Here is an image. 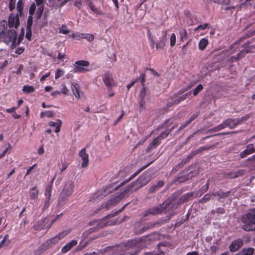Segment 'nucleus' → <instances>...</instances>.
Segmentation results:
<instances>
[{"instance_id": "nucleus-1", "label": "nucleus", "mask_w": 255, "mask_h": 255, "mask_svg": "<svg viewBox=\"0 0 255 255\" xmlns=\"http://www.w3.org/2000/svg\"><path fill=\"white\" fill-rule=\"evenodd\" d=\"M179 203L173 200L169 199L166 200L162 204H160L156 207L151 208L146 210L143 214L145 217L148 215H156L162 213H169V215L167 216L166 221L162 220L161 224L164 223L166 221L170 219L172 216L175 214V211L177 209Z\"/></svg>"}, {"instance_id": "nucleus-2", "label": "nucleus", "mask_w": 255, "mask_h": 255, "mask_svg": "<svg viewBox=\"0 0 255 255\" xmlns=\"http://www.w3.org/2000/svg\"><path fill=\"white\" fill-rule=\"evenodd\" d=\"M143 186L141 182L139 181V179H137L135 181L132 182L124 190L116 193L110 200L107 206L115 204L119 202L123 198L128 197L132 191H136Z\"/></svg>"}, {"instance_id": "nucleus-3", "label": "nucleus", "mask_w": 255, "mask_h": 255, "mask_svg": "<svg viewBox=\"0 0 255 255\" xmlns=\"http://www.w3.org/2000/svg\"><path fill=\"white\" fill-rule=\"evenodd\" d=\"M244 223L242 229L246 231L255 230V209H252L249 213L244 215L242 218Z\"/></svg>"}, {"instance_id": "nucleus-4", "label": "nucleus", "mask_w": 255, "mask_h": 255, "mask_svg": "<svg viewBox=\"0 0 255 255\" xmlns=\"http://www.w3.org/2000/svg\"><path fill=\"white\" fill-rule=\"evenodd\" d=\"M141 78L142 88L140 91L139 100L140 111H141L145 109V103H149L151 101L150 92L148 90V88L145 86L144 84L145 79H144L143 76Z\"/></svg>"}, {"instance_id": "nucleus-5", "label": "nucleus", "mask_w": 255, "mask_h": 255, "mask_svg": "<svg viewBox=\"0 0 255 255\" xmlns=\"http://www.w3.org/2000/svg\"><path fill=\"white\" fill-rule=\"evenodd\" d=\"M75 185L72 180H67L65 181L62 191L59 197V204H62L66 199L71 195L74 191Z\"/></svg>"}, {"instance_id": "nucleus-6", "label": "nucleus", "mask_w": 255, "mask_h": 255, "mask_svg": "<svg viewBox=\"0 0 255 255\" xmlns=\"http://www.w3.org/2000/svg\"><path fill=\"white\" fill-rule=\"evenodd\" d=\"M61 216V214L57 215L54 218L51 219L50 217H47L38 221L33 226L35 230H42L49 229L52 225L56 222Z\"/></svg>"}, {"instance_id": "nucleus-7", "label": "nucleus", "mask_w": 255, "mask_h": 255, "mask_svg": "<svg viewBox=\"0 0 255 255\" xmlns=\"http://www.w3.org/2000/svg\"><path fill=\"white\" fill-rule=\"evenodd\" d=\"M3 38H4V42L7 44L11 43V47L12 48L15 47L20 42L19 39H17L16 32L13 29L8 30Z\"/></svg>"}, {"instance_id": "nucleus-8", "label": "nucleus", "mask_w": 255, "mask_h": 255, "mask_svg": "<svg viewBox=\"0 0 255 255\" xmlns=\"http://www.w3.org/2000/svg\"><path fill=\"white\" fill-rule=\"evenodd\" d=\"M249 118V115H246L241 118H228L225 120L224 122L225 124L226 127H229L231 129H233L238 125L241 124L243 122L247 121Z\"/></svg>"}, {"instance_id": "nucleus-9", "label": "nucleus", "mask_w": 255, "mask_h": 255, "mask_svg": "<svg viewBox=\"0 0 255 255\" xmlns=\"http://www.w3.org/2000/svg\"><path fill=\"white\" fill-rule=\"evenodd\" d=\"M68 233L67 232H63L60 233L58 235L55 236L54 237L47 240L44 243H43L44 246L47 250L55 245L60 240L62 239Z\"/></svg>"}, {"instance_id": "nucleus-10", "label": "nucleus", "mask_w": 255, "mask_h": 255, "mask_svg": "<svg viewBox=\"0 0 255 255\" xmlns=\"http://www.w3.org/2000/svg\"><path fill=\"white\" fill-rule=\"evenodd\" d=\"M75 67L73 70L74 73H83L88 70L84 68L89 65V62L88 61L80 60L76 61L74 64Z\"/></svg>"}, {"instance_id": "nucleus-11", "label": "nucleus", "mask_w": 255, "mask_h": 255, "mask_svg": "<svg viewBox=\"0 0 255 255\" xmlns=\"http://www.w3.org/2000/svg\"><path fill=\"white\" fill-rule=\"evenodd\" d=\"M103 81L107 87H113L117 86L111 73L107 72L102 76Z\"/></svg>"}, {"instance_id": "nucleus-12", "label": "nucleus", "mask_w": 255, "mask_h": 255, "mask_svg": "<svg viewBox=\"0 0 255 255\" xmlns=\"http://www.w3.org/2000/svg\"><path fill=\"white\" fill-rule=\"evenodd\" d=\"M52 188V183H51L48 185L46 188L44 193L45 198L44 201V204L43 209L45 210L49 206V201L51 196V190Z\"/></svg>"}, {"instance_id": "nucleus-13", "label": "nucleus", "mask_w": 255, "mask_h": 255, "mask_svg": "<svg viewBox=\"0 0 255 255\" xmlns=\"http://www.w3.org/2000/svg\"><path fill=\"white\" fill-rule=\"evenodd\" d=\"M18 13L16 14H11L8 19V25L9 27H14L17 28L19 25V16Z\"/></svg>"}, {"instance_id": "nucleus-14", "label": "nucleus", "mask_w": 255, "mask_h": 255, "mask_svg": "<svg viewBox=\"0 0 255 255\" xmlns=\"http://www.w3.org/2000/svg\"><path fill=\"white\" fill-rule=\"evenodd\" d=\"M71 89L73 95L78 100L80 99L84 95L83 93L80 91V86L77 83H72L71 84Z\"/></svg>"}, {"instance_id": "nucleus-15", "label": "nucleus", "mask_w": 255, "mask_h": 255, "mask_svg": "<svg viewBox=\"0 0 255 255\" xmlns=\"http://www.w3.org/2000/svg\"><path fill=\"white\" fill-rule=\"evenodd\" d=\"M79 155L82 160L81 167L83 168L87 167L89 163V155L86 153V148H83L79 152Z\"/></svg>"}, {"instance_id": "nucleus-16", "label": "nucleus", "mask_w": 255, "mask_h": 255, "mask_svg": "<svg viewBox=\"0 0 255 255\" xmlns=\"http://www.w3.org/2000/svg\"><path fill=\"white\" fill-rule=\"evenodd\" d=\"M243 245V240L238 239L233 241L229 246L230 251L234 252L239 250Z\"/></svg>"}, {"instance_id": "nucleus-17", "label": "nucleus", "mask_w": 255, "mask_h": 255, "mask_svg": "<svg viewBox=\"0 0 255 255\" xmlns=\"http://www.w3.org/2000/svg\"><path fill=\"white\" fill-rule=\"evenodd\" d=\"M166 36L167 32L166 31H162V37L156 43V48L157 49H163L164 47L167 40Z\"/></svg>"}, {"instance_id": "nucleus-18", "label": "nucleus", "mask_w": 255, "mask_h": 255, "mask_svg": "<svg viewBox=\"0 0 255 255\" xmlns=\"http://www.w3.org/2000/svg\"><path fill=\"white\" fill-rule=\"evenodd\" d=\"M138 179L144 186L150 180V175L149 172H144L138 178Z\"/></svg>"}, {"instance_id": "nucleus-19", "label": "nucleus", "mask_w": 255, "mask_h": 255, "mask_svg": "<svg viewBox=\"0 0 255 255\" xmlns=\"http://www.w3.org/2000/svg\"><path fill=\"white\" fill-rule=\"evenodd\" d=\"M86 3L90 9L94 13L99 15L104 14V13L99 8H97L91 0H86Z\"/></svg>"}, {"instance_id": "nucleus-20", "label": "nucleus", "mask_w": 255, "mask_h": 255, "mask_svg": "<svg viewBox=\"0 0 255 255\" xmlns=\"http://www.w3.org/2000/svg\"><path fill=\"white\" fill-rule=\"evenodd\" d=\"M190 95V92H188L181 96H180V97L178 98L177 99L173 100L172 102H168V103H167V106L168 107H170V106H172V105H177V104H178L180 102L185 100L187 97L189 96Z\"/></svg>"}, {"instance_id": "nucleus-21", "label": "nucleus", "mask_w": 255, "mask_h": 255, "mask_svg": "<svg viewBox=\"0 0 255 255\" xmlns=\"http://www.w3.org/2000/svg\"><path fill=\"white\" fill-rule=\"evenodd\" d=\"M77 244V242L76 240H72L65 246H64L61 250V252L63 254H65L70 251L73 247L76 246Z\"/></svg>"}, {"instance_id": "nucleus-22", "label": "nucleus", "mask_w": 255, "mask_h": 255, "mask_svg": "<svg viewBox=\"0 0 255 255\" xmlns=\"http://www.w3.org/2000/svg\"><path fill=\"white\" fill-rule=\"evenodd\" d=\"M62 125V121L61 120H57L56 122L50 121L48 123V125L50 127H55V132L58 133L60 130V127Z\"/></svg>"}, {"instance_id": "nucleus-23", "label": "nucleus", "mask_w": 255, "mask_h": 255, "mask_svg": "<svg viewBox=\"0 0 255 255\" xmlns=\"http://www.w3.org/2000/svg\"><path fill=\"white\" fill-rule=\"evenodd\" d=\"M29 193L30 199L34 200L38 198L39 190L36 186H34L29 190Z\"/></svg>"}, {"instance_id": "nucleus-24", "label": "nucleus", "mask_w": 255, "mask_h": 255, "mask_svg": "<svg viewBox=\"0 0 255 255\" xmlns=\"http://www.w3.org/2000/svg\"><path fill=\"white\" fill-rule=\"evenodd\" d=\"M7 25V22L5 20L0 22V38L4 37L6 33Z\"/></svg>"}, {"instance_id": "nucleus-25", "label": "nucleus", "mask_w": 255, "mask_h": 255, "mask_svg": "<svg viewBox=\"0 0 255 255\" xmlns=\"http://www.w3.org/2000/svg\"><path fill=\"white\" fill-rule=\"evenodd\" d=\"M254 252V249L252 248L244 249L235 255H253Z\"/></svg>"}, {"instance_id": "nucleus-26", "label": "nucleus", "mask_w": 255, "mask_h": 255, "mask_svg": "<svg viewBox=\"0 0 255 255\" xmlns=\"http://www.w3.org/2000/svg\"><path fill=\"white\" fill-rule=\"evenodd\" d=\"M160 143V137H156L154 138L151 142L150 143L149 146L147 147V150L149 151L151 149L155 148L158 145H159Z\"/></svg>"}, {"instance_id": "nucleus-27", "label": "nucleus", "mask_w": 255, "mask_h": 255, "mask_svg": "<svg viewBox=\"0 0 255 255\" xmlns=\"http://www.w3.org/2000/svg\"><path fill=\"white\" fill-rule=\"evenodd\" d=\"M229 192H224L222 191H218L217 192L213 193L212 195L214 197L218 196L219 199H225L228 197L229 195Z\"/></svg>"}, {"instance_id": "nucleus-28", "label": "nucleus", "mask_w": 255, "mask_h": 255, "mask_svg": "<svg viewBox=\"0 0 255 255\" xmlns=\"http://www.w3.org/2000/svg\"><path fill=\"white\" fill-rule=\"evenodd\" d=\"M142 76H143V78L144 79H145V75L144 73H142L138 77H137L134 81H132L130 84H128L127 86V88L128 89V90H129V89L132 87L134 84L137 82L138 81V80H140V83L141 84V78L142 77Z\"/></svg>"}, {"instance_id": "nucleus-29", "label": "nucleus", "mask_w": 255, "mask_h": 255, "mask_svg": "<svg viewBox=\"0 0 255 255\" xmlns=\"http://www.w3.org/2000/svg\"><path fill=\"white\" fill-rule=\"evenodd\" d=\"M10 243V241L8 239V235H6L0 242V248L8 246Z\"/></svg>"}, {"instance_id": "nucleus-30", "label": "nucleus", "mask_w": 255, "mask_h": 255, "mask_svg": "<svg viewBox=\"0 0 255 255\" xmlns=\"http://www.w3.org/2000/svg\"><path fill=\"white\" fill-rule=\"evenodd\" d=\"M179 35L180 36V39L182 41L186 40L188 38L187 30L184 28H181L179 29Z\"/></svg>"}, {"instance_id": "nucleus-31", "label": "nucleus", "mask_w": 255, "mask_h": 255, "mask_svg": "<svg viewBox=\"0 0 255 255\" xmlns=\"http://www.w3.org/2000/svg\"><path fill=\"white\" fill-rule=\"evenodd\" d=\"M249 52L250 51H248V50H246L245 51L244 50H243L241 51V52L238 54L237 57H235V56L232 57L231 58V61H236L237 60H239V59L242 58L243 57H244L246 53H247Z\"/></svg>"}, {"instance_id": "nucleus-32", "label": "nucleus", "mask_w": 255, "mask_h": 255, "mask_svg": "<svg viewBox=\"0 0 255 255\" xmlns=\"http://www.w3.org/2000/svg\"><path fill=\"white\" fill-rule=\"evenodd\" d=\"M174 128H175V126H173L171 128L165 130L164 131L162 132L161 133V134H160L157 137H160V140L165 138L166 137H167L168 135V134L171 132V131Z\"/></svg>"}, {"instance_id": "nucleus-33", "label": "nucleus", "mask_w": 255, "mask_h": 255, "mask_svg": "<svg viewBox=\"0 0 255 255\" xmlns=\"http://www.w3.org/2000/svg\"><path fill=\"white\" fill-rule=\"evenodd\" d=\"M47 250L44 244H42L37 249L34 251V254L35 255H40L43 252Z\"/></svg>"}, {"instance_id": "nucleus-34", "label": "nucleus", "mask_w": 255, "mask_h": 255, "mask_svg": "<svg viewBox=\"0 0 255 255\" xmlns=\"http://www.w3.org/2000/svg\"><path fill=\"white\" fill-rule=\"evenodd\" d=\"M208 43V40L205 38H202L200 40L199 43V48L200 49L203 50L207 46Z\"/></svg>"}, {"instance_id": "nucleus-35", "label": "nucleus", "mask_w": 255, "mask_h": 255, "mask_svg": "<svg viewBox=\"0 0 255 255\" xmlns=\"http://www.w3.org/2000/svg\"><path fill=\"white\" fill-rule=\"evenodd\" d=\"M34 88L32 86L25 85L23 87L22 91L25 93H30L34 91Z\"/></svg>"}, {"instance_id": "nucleus-36", "label": "nucleus", "mask_w": 255, "mask_h": 255, "mask_svg": "<svg viewBox=\"0 0 255 255\" xmlns=\"http://www.w3.org/2000/svg\"><path fill=\"white\" fill-rule=\"evenodd\" d=\"M188 162V159H183L181 162L177 164L172 169V171L174 170L177 171L178 169L182 168L183 166Z\"/></svg>"}, {"instance_id": "nucleus-37", "label": "nucleus", "mask_w": 255, "mask_h": 255, "mask_svg": "<svg viewBox=\"0 0 255 255\" xmlns=\"http://www.w3.org/2000/svg\"><path fill=\"white\" fill-rule=\"evenodd\" d=\"M70 32V30L67 28V25L66 24L62 25L59 30V33H62L63 34H67Z\"/></svg>"}, {"instance_id": "nucleus-38", "label": "nucleus", "mask_w": 255, "mask_h": 255, "mask_svg": "<svg viewBox=\"0 0 255 255\" xmlns=\"http://www.w3.org/2000/svg\"><path fill=\"white\" fill-rule=\"evenodd\" d=\"M54 116V113L53 112L51 111H46L45 112H42L40 114V117L44 118L45 117L52 118Z\"/></svg>"}, {"instance_id": "nucleus-39", "label": "nucleus", "mask_w": 255, "mask_h": 255, "mask_svg": "<svg viewBox=\"0 0 255 255\" xmlns=\"http://www.w3.org/2000/svg\"><path fill=\"white\" fill-rule=\"evenodd\" d=\"M23 2L22 0H19L17 3L16 9L18 11V15H21L23 10Z\"/></svg>"}, {"instance_id": "nucleus-40", "label": "nucleus", "mask_w": 255, "mask_h": 255, "mask_svg": "<svg viewBox=\"0 0 255 255\" xmlns=\"http://www.w3.org/2000/svg\"><path fill=\"white\" fill-rule=\"evenodd\" d=\"M38 8L36 15L37 18H40L43 11V5H37Z\"/></svg>"}, {"instance_id": "nucleus-41", "label": "nucleus", "mask_w": 255, "mask_h": 255, "mask_svg": "<svg viewBox=\"0 0 255 255\" xmlns=\"http://www.w3.org/2000/svg\"><path fill=\"white\" fill-rule=\"evenodd\" d=\"M212 194H206L204 196V197L200 200V202L202 203H204L212 198Z\"/></svg>"}, {"instance_id": "nucleus-42", "label": "nucleus", "mask_w": 255, "mask_h": 255, "mask_svg": "<svg viewBox=\"0 0 255 255\" xmlns=\"http://www.w3.org/2000/svg\"><path fill=\"white\" fill-rule=\"evenodd\" d=\"M203 89V86L202 84H199L196 88L193 90V94L194 96H196L198 94V93L202 90Z\"/></svg>"}, {"instance_id": "nucleus-43", "label": "nucleus", "mask_w": 255, "mask_h": 255, "mask_svg": "<svg viewBox=\"0 0 255 255\" xmlns=\"http://www.w3.org/2000/svg\"><path fill=\"white\" fill-rule=\"evenodd\" d=\"M83 3L82 0H75L74 5L78 9H81L83 7Z\"/></svg>"}, {"instance_id": "nucleus-44", "label": "nucleus", "mask_w": 255, "mask_h": 255, "mask_svg": "<svg viewBox=\"0 0 255 255\" xmlns=\"http://www.w3.org/2000/svg\"><path fill=\"white\" fill-rule=\"evenodd\" d=\"M64 74V71L61 69H58L55 73V79H58L61 76H62Z\"/></svg>"}, {"instance_id": "nucleus-45", "label": "nucleus", "mask_w": 255, "mask_h": 255, "mask_svg": "<svg viewBox=\"0 0 255 255\" xmlns=\"http://www.w3.org/2000/svg\"><path fill=\"white\" fill-rule=\"evenodd\" d=\"M176 43V35L174 33H172L170 38V45L171 47L175 45Z\"/></svg>"}, {"instance_id": "nucleus-46", "label": "nucleus", "mask_w": 255, "mask_h": 255, "mask_svg": "<svg viewBox=\"0 0 255 255\" xmlns=\"http://www.w3.org/2000/svg\"><path fill=\"white\" fill-rule=\"evenodd\" d=\"M94 36L92 34H86L84 35V39H87L88 41H93L94 39Z\"/></svg>"}, {"instance_id": "nucleus-47", "label": "nucleus", "mask_w": 255, "mask_h": 255, "mask_svg": "<svg viewBox=\"0 0 255 255\" xmlns=\"http://www.w3.org/2000/svg\"><path fill=\"white\" fill-rule=\"evenodd\" d=\"M212 147V146H203V147H201L199 148L198 149H196V151H197V153H198L203 151H204L206 150H208V149L211 148Z\"/></svg>"}, {"instance_id": "nucleus-48", "label": "nucleus", "mask_w": 255, "mask_h": 255, "mask_svg": "<svg viewBox=\"0 0 255 255\" xmlns=\"http://www.w3.org/2000/svg\"><path fill=\"white\" fill-rule=\"evenodd\" d=\"M61 91L60 92V93H62L64 95H67L68 94V92H69V90L67 88V87L66 86V85L65 84H62L61 85Z\"/></svg>"}, {"instance_id": "nucleus-49", "label": "nucleus", "mask_w": 255, "mask_h": 255, "mask_svg": "<svg viewBox=\"0 0 255 255\" xmlns=\"http://www.w3.org/2000/svg\"><path fill=\"white\" fill-rule=\"evenodd\" d=\"M207 28H208V24L205 23L203 25H200L195 29V31H199L200 30H203Z\"/></svg>"}, {"instance_id": "nucleus-50", "label": "nucleus", "mask_w": 255, "mask_h": 255, "mask_svg": "<svg viewBox=\"0 0 255 255\" xmlns=\"http://www.w3.org/2000/svg\"><path fill=\"white\" fill-rule=\"evenodd\" d=\"M246 149L250 152V154L255 152V149L254 148L253 144H248L246 147Z\"/></svg>"}, {"instance_id": "nucleus-51", "label": "nucleus", "mask_w": 255, "mask_h": 255, "mask_svg": "<svg viewBox=\"0 0 255 255\" xmlns=\"http://www.w3.org/2000/svg\"><path fill=\"white\" fill-rule=\"evenodd\" d=\"M199 115V112L193 114L189 120H187V124H190L193 120H194Z\"/></svg>"}, {"instance_id": "nucleus-52", "label": "nucleus", "mask_w": 255, "mask_h": 255, "mask_svg": "<svg viewBox=\"0 0 255 255\" xmlns=\"http://www.w3.org/2000/svg\"><path fill=\"white\" fill-rule=\"evenodd\" d=\"M197 153V151L195 150L192 151L190 153V154L188 155V156L185 158V159H188V162L195 155H196Z\"/></svg>"}, {"instance_id": "nucleus-53", "label": "nucleus", "mask_w": 255, "mask_h": 255, "mask_svg": "<svg viewBox=\"0 0 255 255\" xmlns=\"http://www.w3.org/2000/svg\"><path fill=\"white\" fill-rule=\"evenodd\" d=\"M35 9H36V4L34 3H33L32 4H31V6L30 7L29 13L31 15L33 14Z\"/></svg>"}, {"instance_id": "nucleus-54", "label": "nucleus", "mask_w": 255, "mask_h": 255, "mask_svg": "<svg viewBox=\"0 0 255 255\" xmlns=\"http://www.w3.org/2000/svg\"><path fill=\"white\" fill-rule=\"evenodd\" d=\"M225 128H226V127L225 126L224 122H223L221 124L216 126V128L215 129L217 130V131H220Z\"/></svg>"}, {"instance_id": "nucleus-55", "label": "nucleus", "mask_w": 255, "mask_h": 255, "mask_svg": "<svg viewBox=\"0 0 255 255\" xmlns=\"http://www.w3.org/2000/svg\"><path fill=\"white\" fill-rule=\"evenodd\" d=\"M250 154V152L247 149H246L243 151L241 152L240 156L242 158H244L247 155H248Z\"/></svg>"}, {"instance_id": "nucleus-56", "label": "nucleus", "mask_w": 255, "mask_h": 255, "mask_svg": "<svg viewBox=\"0 0 255 255\" xmlns=\"http://www.w3.org/2000/svg\"><path fill=\"white\" fill-rule=\"evenodd\" d=\"M245 173V171L243 170H241L238 171L237 172H235L234 173L233 177H237L240 175H242Z\"/></svg>"}, {"instance_id": "nucleus-57", "label": "nucleus", "mask_w": 255, "mask_h": 255, "mask_svg": "<svg viewBox=\"0 0 255 255\" xmlns=\"http://www.w3.org/2000/svg\"><path fill=\"white\" fill-rule=\"evenodd\" d=\"M15 0L9 1V7L10 10H12L15 7Z\"/></svg>"}, {"instance_id": "nucleus-58", "label": "nucleus", "mask_w": 255, "mask_h": 255, "mask_svg": "<svg viewBox=\"0 0 255 255\" xmlns=\"http://www.w3.org/2000/svg\"><path fill=\"white\" fill-rule=\"evenodd\" d=\"M149 164L144 166H143L142 168L139 170V171L137 172V173H134V174L132 175L129 178V179L126 182H128V181H129V180H131L134 177H135L140 171H141L142 169H144L145 168H146V167H147L148 166Z\"/></svg>"}, {"instance_id": "nucleus-59", "label": "nucleus", "mask_w": 255, "mask_h": 255, "mask_svg": "<svg viewBox=\"0 0 255 255\" xmlns=\"http://www.w3.org/2000/svg\"><path fill=\"white\" fill-rule=\"evenodd\" d=\"M93 232V229H89V230L88 231H85V232L83 233V237L84 238H86V237L90 234H91V233H92Z\"/></svg>"}, {"instance_id": "nucleus-60", "label": "nucleus", "mask_w": 255, "mask_h": 255, "mask_svg": "<svg viewBox=\"0 0 255 255\" xmlns=\"http://www.w3.org/2000/svg\"><path fill=\"white\" fill-rule=\"evenodd\" d=\"M66 55L65 54H62L61 53H59L57 56V59L63 61V59L65 57Z\"/></svg>"}, {"instance_id": "nucleus-61", "label": "nucleus", "mask_w": 255, "mask_h": 255, "mask_svg": "<svg viewBox=\"0 0 255 255\" xmlns=\"http://www.w3.org/2000/svg\"><path fill=\"white\" fill-rule=\"evenodd\" d=\"M37 5H43L46 0H35Z\"/></svg>"}, {"instance_id": "nucleus-62", "label": "nucleus", "mask_w": 255, "mask_h": 255, "mask_svg": "<svg viewBox=\"0 0 255 255\" xmlns=\"http://www.w3.org/2000/svg\"><path fill=\"white\" fill-rule=\"evenodd\" d=\"M147 34L150 42L151 43L152 45H153L154 44V41L153 38L151 36V33L149 30L148 31Z\"/></svg>"}, {"instance_id": "nucleus-63", "label": "nucleus", "mask_w": 255, "mask_h": 255, "mask_svg": "<svg viewBox=\"0 0 255 255\" xmlns=\"http://www.w3.org/2000/svg\"><path fill=\"white\" fill-rule=\"evenodd\" d=\"M68 165L66 163L62 164V167L60 169L61 174L63 173V172L67 168Z\"/></svg>"}, {"instance_id": "nucleus-64", "label": "nucleus", "mask_w": 255, "mask_h": 255, "mask_svg": "<svg viewBox=\"0 0 255 255\" xmlns=\"http://www.w3.org/2000/svg\"><path fill=\"white\" fill-rule=\"evenodd\" d=\"M50 75V72H48L47 73V74H46L45 75H43L41 78H40V81H44L46 78H47L48 77H49Z\"/></svg>"}]
</instances>
